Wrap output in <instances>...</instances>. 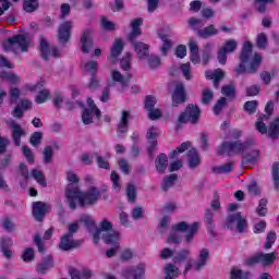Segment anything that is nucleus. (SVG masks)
Instances as JSON below:
<instances>
[{
    "instance_id": "bf43d9fd",
    "label": "nucleus",
    "mask_w": 279,
    "mask_h": 279,
    "mask_svg": "<svg viewBox=\"0 0 279 279\" xmlns=\"http://www.w3.org/2000/svg\"><path fill=\"white\" fill-rule=\"evenodd\" d=\"M213 90H210L209 88H205L203 89L202 93V104L208 105L209 101H213Z\"/></svg>"
},
{
    "instance_id": "7ed1b4c3",
    "label": "nucleus",
    "mask_w": 279,
    "mask_h": 279,
    "mask_svg": "<svg viewBox=\"0 0 279 279\" xmlns=\"http://www.w3.org/2000/svg\"><path fill=\"white\" fill-rule=\"evenodd\" d=\"M29 38L25 35H15L9 39H7L2 47L4 51H13L14 53H23L27 52L29 49Z\"/></svg>"
},
{
    "instance_id": "39448f33",
    "label": "nucleus",
    "mask_w": 279,
    "mask_h": 279,
    "mask_svg": "<svg viewBox=\"0 0 279 279\" xmlns=\"http://www.w3.org/2000/svg\"><path fill=\"white\" fill-rule=\"evenodd\" d=\"M276 252L271 253H257L245 259V264L250 267L260 265L262 267H271L277 260Z\"/></svg>"
},
{
    "instance_id": "f03ea898",
    "label": "nucleus",
    "mask_w": 279,
    "mask_h": 279,
    "mask_svg": "<svg viewBox=\"0 0 279 279\" xmlns=\"http://www.w3.org/2000/svg\"><path fill=\"white\" fill-rule=\"evenodd\" d=\"M143 25L142 19H136L131 22L132 32L129 34L128 39L132 43L134 51L140 60L149 58V45L143 41H134L141 36V26Z\"/></svg>"
},
{
    "instance_id": "58836bf2",
    "label": "nucleus",
    "mask_w": 279,
    "mask_h": 279,
    "mask_svg": "<svg viewBox=\"0 0 279 279\" xmlns=\"http://www.w3.org/2000/svg\"><path fill=\"white\" fill-rule=\"evenodd\" d=\"M32 177L36 180L37 184H40V186H47V180L45 179V173H43V171L35 169L32 171Z\"/></svg>"
},
{
    "instance_id": "338daca9",
    "label": "nucleus",
    "mask_w": 279,
    "mask_h": 279,
    "mask_svg": "<svg viewBox=\"0 0 279 279\" xmlns=\"http://www.w3.org/2000/svg\"><path fill=\"white\" fill-rule=\"evenodd\" d=\"M148 65L150 69H158L160 66V58L157 56H149L148 57Z\"/></svg>"
},
{
    "instance_id": "393cba45",
    "label": "nucleus",
    "mask_w": 279,
    "mask_h": 279,
    "mask_svg": "<svg viewBox=\"0 0 279 279\" xmlns=\"http://www.w3.org/2000/svg\"><path fill=\"white\" fill-rule=\"evenodd\" d=\"M189 49H190V58L193 64H199V45H197V40L190 39L189 41Z\"/></svg>"
},
{
    "instance_id": "09e8293b",
    "label": "nucleus",
    "mask_w": 279,
    "mask_h": 279,
    "mask_svg": "<svg viewBox=\"0 0 279 279\" xmlns=\"http://www.w3.org/2000/svg\"><path fill=\"white\" fill-rule=\"evenodd\" d=\"M233 167H234L233 162H228L220 167L214 168V172L215 173H230V171H232Z\"/></svg>"
},
{
    "instance_id": "bb28decb",
    "label": "nucleus",
    "mask_w": 279,
    "mask_h": 279,
    "mask_svg": "<svg viewBox=\"0 0 279 279\" xmlns=\"http://www.w3.org/2000/svg\"><path fill=\"white\" fill-rule=\"evenodd\" d=\"M156 171L159 173H165L167 171V167H169V158L165 154H160L155 159Z\"/></svg>"
},
{
    "instance_id": "13d9d810",
    "label": "nucleus",
    "mask_w": 279,
    "mask_h": 279,
    "mask_svg": "<svg viewBox=\"0 0 279 279\" xmlns=\"http://www.w3.org/2000/svg\"><path fill=\"white\" fill-rule=\"evenodd\" d=\"M120 64L124 71H129L130 64H132V53L128 52L120 61Z\"/></svg>"
},
{
    "instance_id": "69168bd1",
    "label": "nucleus",
    "mask_w": 279,
    "mask_h": 279,
    "mask_svg": "<svg viewBox=\"0 0 279 279\" xmlns=\"http://www.w3.org/2000/svg\"><path fill=\"white\" fill-rule=\"evenodd\" d=\"M49 97V90L47 89H43L41 92H39V94L36 96L35 101L37 104H45V101H47Z\"/></svg>"
},
{
    "instance_id": "1a4fd4ad",
    "label": "nucleus",
    "mask_w": 279,
    "mask_h": 279,
    "mask_svg": "<svg viewBox=\"0 0 279 279\" xmlns=\"http://www.w3.org/2000/svg\"><path fill=\"white\" fill-rule=\"evenodd\" d=\"M252 43L245 41L242 48V52L240 56L241 63L234 69V73L236 76L243 75V73H247V68L245 64L250 62V58L252 57Z\"/></svg>"
},
{
    "instance_id": "5fc2aeb1",
    "label": "nucleus",
    "mask_w": 279,
    "mask_h": 279,
    "mask_svg": "<svg viewBox=\"0 0 279 279\" xmlns=\"http://www.w3.org/2000/svg\"><path fill=\"white\" fill-rule=\"evenodd\" d=\"M256 46L258 49H267V35L260 33L256 38Z\"/></svg>"
},
{
    "instance_id": "2f4dec72",
    "label": "nucleus",
    "mask_w": 279,
    "mask_h": 279,
    "mask_svg": "<svg viewBox=\"0 0 279 279\" xmlns=\"http://www.w3.org/2000/svg\"><path fill=\"white\" fill-rule=\"evenodd\" d=\"M213 47H215V44L213 43H207L204 45L203 57H202L203 64L210 62V59L213 58Z\"/></svg>"
},
{
    "instance_id": "a878e982",
    "label": "nucleus",
    "mask_w": 279,
    "mask_h": 279,
    "mask_svg": "<svg viewBox=\"0 0 279 279\" xmlns=\"http://www.w3.org/2000/svg\"><path fill=\"white\" fill-rule=\"evenodd\" d=\"M205 76L207 80H214V86L215 88H219V82L223 78L225 73L223 70L217 69L214 72L208 70L205 72Z\"/></svg>"
},
{
    "instance_id": "a19ab883",
    "label": "nucleus",
    "mask_w": 279,
    "mask_h": 279,
    "mask_svg": "<svg viewBox=\"0 0 279 279\" xmlns=\"http://www.w3.org/2000/svg\"><path fill=\"white\" fill-rule=\"evenodd\" d=\"M84 71H86V73H90V75H95V73L99 71V62L87 61L84 65Z\"/></svg>"
},
{
    "instance_id": "3c124183",
    "label": "nucleus",
    "mask_w": 279,
    "mask_h": 279,
    "mask_svg": "<svg viewBox=\"0 0 279 279\" xmlns=\"http://www.w3.org/2000/svg\"><path fill=\"white\" fill-rule=\"evenodd\" d=\"M183 77L190 81L193 80V73H191V63H183L180 66Z\"/></svg>"
},
{
    "instance_id": "f704fd0d",
    "label": "nucleus",
    "mask_w": 279,
    "mask_h": 279,
    "mask_svg": "<svg viewBox=\"0 0 279 279\" xmlns=\"http://www.w3.org/2000/svg\"><path fill=\"white\" fill-rule=\"evenodd\" d=\"M111 78L113 80V82H118L119 84H121L123 88H125V86H128V82H130V78H125L124 75L121 74V72H119L118 70L111 71Z\"/></svg>"
},
{
    "instance_id": "c756f323",
    "label": "nucleus",
    "mask_w": 279,
    "mask_h": 279,
    "mask_svg": "<svg viewBox=\"0 0 279 279\" xmlns=\"http://www.w3.org/2000/svg\"><path fill=\"white\" fill-rule=\"evenodd\" d=\"M53 267V258L51 256H47L43 259L41 263L37 265V271L38 274H47L49 269H52Z\"/></svg>"
},
{
    "instance_id": "c03bdc74",
    "label": "nucleus",
    "mask_w": 279,
    "mask_h": 279,
    "mask_svg": "<svg viewBox=\"0 0 279 279\" xmlns=\"http://www.w3.org/2000/svg\"><path fill=\"white\" fill-rule=\"evenodd\" d=\"M276 75H278V72L276 71H272V72L264 71L260 73V80L266 86H269V84H271V78L276 77Z\"/></svg>"
},
{
    "instance_id": "a211bd4d",
    "label": "nucleus",
    "mask_w": 279,
    "mask_h": 279,
    "mask_svg": "<svg viewBox=\"0 0 279 279\" xmlns=\"http://www.w3.org/2000/svg\"><path fill=\"white\" fill-rule=\"evenodd\" d=\"M9 128L12 130V138L13 143H15L16 147L21 146V137L25 136V130H23L22 126H20L19 123L14 120H10L8 122Z\"/></svg>"
},
{
    "instance_id": "cd10ccee",
    "label": "nucleus",
    "mask_w": 279,
    "mask_h": 279,
    "mask_svg": "<svg viewBox=\"0 0 279 279\" xmlns=\"http://www.w3.org/2000/svg\"><path fill=\"white\" fill-rule=\"evenodd\" d=\"M217 34H219V28L215 27V25H209L197 31L199 38H210L211 36H217Z\"/></svg>"
},
{
    "instance_id": "680f3d73",
    "label": "nucleus",
    "mask_w": 279,
    "mask_h": 279,
    "mask_svg": "<svg viewBox=\"0 0 279 279\" xmlns=\"http://www.w3.org/2000/svg\"><path fill=\"white\" fill-rule=\"evenodd\" d=\"M274 243H276V232L270 231V232L267 234L266 243L264 244V247H265L266 250H271V245H274Z\"/></svg>"
},
{
    "instance_id": "b1692460",
    "label": "nucleus",
    "mask_w": 279,
    "mask_h": 279,
    "mask_svg": "<svg viewBox=\"0 0 279 279\" xmlns=\"http://www.w3.org/2000/svg\"><path fill=\"white\" fill-rule=\"evenodd\" d=\"M123 276L126 279H143V276H145V266L138 265L136 268L126 269L123 271Z\"/></svg>"
},
{
    "instance_id": "473e14b6",
    "label": "nucleus",
    "mask_w": 279,
    "mask_h": 279,
    "mask_svg": "<svg viewBox=\"0 0 279 279\" xmlns=\"http://www.w3.org/2000/svg\"><path fill=\"white\" fill-rule=\"evenodd\" d=\"M130 119V112L122 111L120 123L118 124V132L125 134L128 132V120Z\"/></svg>"
},
{
    "instance_id": "c85d7f7f",
    "label": "nucleus",
    "mask_w": 279,
    "mask_h": 279,
    "mask_svg": "<svg viewBox=\"0 0 279 279\" xmlns=\"http://www.w3.org/2000/svg\"><path fill=\"white\" fill-rule=\"evenodd\" d=\"M199 155L197 154V150L195 148H192L187 153V165L190 169H195L196 167H199Z\"/></svg>"
},
{
    "instance_id": "4be33fe9",
    "label": "nucleus",
    "mask_w": 279,
    "mask_h": 279,
    "mask_svg": "<svg viewBox=\"0 0 279 279\" xmlns=\"http://www.w3.org/2000/svg\"><path fill=\"white\" fill-rule=\"evenodd\" d=\"M93 31H85L81 37V49L84 53H90L93 49Z\"/></svg>"
},
{
    "instance_id": "e2e57ef3",
    "label": "nucleus",
    "mask_w": 279,
    "mask_h": 279,
    "mask_svg": "<svg viewBox=\"0 0 279 279\" xmlns=\"http://www.w3.org/2000/svg\"><path fill=\"white\" fill-rule=\"evenodd\" d=\"M52 158H53V148L51 146H46L44 148V161L46 162V165H49Z\"/></svg>"
},
{
    "instance_id": "f257e3e1",
    "label": "nucleus",
    "mask_w": 279,
    "mask_h": 279,
    "mask_svg": "<svg viewBox=\"0 0 279 279\" xmlns=\"http://www.w3.org/2000/svg\"><path fill=\"white\" fill-rule=\"evenodd\" d=\"M112 222L108 219H104L99 223V228L93 232L94 243H99V239H102L107 245H110V248L106 252L108 258L117 255V252L121 248V233L118 231H112Z\"/></svg>"
},
{
    "instance_id": "4c0bfd02",
    "label": "nucleus",
    "mask_w": 279,
    "mask_h": 279,
    "mask_svg": "<svg viewBox=\"0 0 279 279\" xmlns=\"http://www.w3.org/2000/svg\"><path fill=\"white\" fill-rule=\"evenodd\" d=\"M205 223L208 230L213 229V226L215 223V211L210 208L205 209Z\"/></svg>"
},
{
    "instance_id": "79ce46f5",
    "label": "nucleus",
    "mask_w": 279,
    "mask_h": 279,
    "mask_svg": "<svg viewBox=\"0 0 279 279\" xmlns=\"http://www.w3.org/2000/svg\"><path fill=\"white\" fill-rule=\"evenodd\" d=\"M271 173H272L275 191H278V189H279V162L272 163Z\"/></svg>"
},
{
    "instance_id": "0e129e2a",
    "label": "nucleus",
    "mask_w": 279,
    "mask_h": 279,
    "mask_svg": "<svg viewBox=\"0 0 279 279\" xmlns=\"http://www.w3.org/2000/svg\"><path fill=\"white\" fill-rule=\"evenodd\" d=\"M101 26L108 32H114L117 25L106 17H101Z\"/></svg>"
},
{
    "instance_id": "f8f14e48",
    "label": "nucleus",
    "mask_w": 279,
    "mask_h": 279,
    "mask_svg": "<svg viewBox=\"0 0 279 279\" xmlns=\"http://www.w3.org/2000/svg\"><path fill=\"white\" fill-rule=\"evenodd\" d=\"M199 121V107L195 105H189L185 112L179 117V123H197Z\"/></svg>"
},
{
    "instance_id": "de8ad7c7",
    "label": "nucleus",
    "mask_w": 279,
    "mask_h": 279,
    "mask_svg": "<svg viewBox=\"0 0 279 279\" xmlns=\"http://www.w3.org/2000/svg\"><path fill=\"white\" fill-rule=\"evenodd\" d=\"M275 0H255V9L257 12L264 13L267 10V3H274Z\"/></svg>"
},
{
    "instance_id": "4468645a",
    "label": "nucleus",
    "mask_w": 279,
    "mask_h": 279,
    "mask_svg": "<svg viewBox=\"0 0 279 279\" xmlns=\"http://www.w3.org/2000/svg\"><path fill=\"white\" fill-rule=\"evenodd\" d=\"M82 245V241L74 240L73 234L66 233L61 236V241L59 243V250L63 252H69L71 250H75Z\"/></svg>"
},
{
    "instance_id": "20e7f679",
    "label": "nucleus",
    "mask_w": 279,
    "mask_h": 279,
    "mask_svg": "<svg viewBox=\"0 0 279 279\" xmlns=\"http://www.w3.org/2000/svg\"><path fill=\"white\" fill-rule=\"evenodd\" d=\"M74 193V204L76 205L78 203L80 206H93V204H97V201L101 195L97 187H90L85 193H82L80 190Z\"/></svg>"
},
{
    "instance_id": "aec40b11",
    "label": "nucleus",
    "mask_w": 279,
    "mask_h": 279,
    "mask_svg": "<svg viewBox=\"0 0 279 279\" xmlns=\"http://www.w3.org/2000/svg\"><path fill=\"white\" fill-rule=\"evenodd\" d=\"M73 28V22H63L58 29V37L60 43H69L71 38V29Z\"/></svg>"
},
{
    "instance_id": "6ab92c4d",
    "label": "nucleus",
    "mask_w": 279,
    "mask_h": 279,
    "mask_svg": "<svg viewBox=\"0 0 279 279\" xmlns=\"http://www.w3.org/2000/svg\"><path fill=\"white\" fill-rule=\"evenodd\" d=\"M158 136H160V130H158V128L150 126L147 130L146 138L149 143L148 154H154V151H156V145H158L156 138H158Z\"/></svg>"
},
{
    "instance_id": "37998d69",
    "label": "nucleus",
    "mask_w": 279,
    "mask_h": 279,
    "mask_svg": "<svg viewBox=\"0 0 279 279\" xmlns=\"http://www.w3.org/2000/svg\"><path fill=\"white\" fill-rule=\"evenodd\" d=\"M93 117H95V112L93 110L85 108L82 113V121L85 125H90L93 123Z\"/></svg>"
},
{
    "instance_id": "8fccbe9b",
    "label": "nucleus",
    "mask_w": 279,
    "mask_h": 279,
    "mask_svg": "<svg viewBox=\"0 0 279 279\" xmlns=\"http://www.w3.org/2000/svg\"><path fill=\"white\" fill-rule=\"evenodd\" d=\"M111 182L114 191H121V177H119V173H117V171L111 172Z\"/></svg>"
},
{
    "instance_id": "72a5a7b5",
    "label": "nucleus",
    "mask_w": 279,
    "mask_h": 279,
    "mask_svg": "<svg viewBox=\"0 0 279 279\" xmlns=\"http://www.w3.org/2000/svg\"><path fill=\"white\" fill-rule=\"evenodd\" d=\"M80 221L86 226V228L89 230L93 236V232H95V230L97 229L95 220H93V217L83 215L81 216Z\"/></svg>"
},
{
    "instance_id": "7c9ffc66",
    "label": "nucleus",
    "mask_w": 279,
    "mask_h": 279,
    "mask_svg": "<svg viewBox=\"0 0 279 279\" xmlns=\"http://www.w3.org/2000/svg\"><path fill=\"white\" fill-rule=\"evenodd\" d=\"M158 37L160 38V40H162V47L160 48V51L162 53V56H167V51H169V49H171V40L169 39L168 35H165L162 33V31H158Z\"/></svg>"
},
{
    "instance_id": "774afa93",
    "label": "nucleus",
    "mask_w": 279,
    "mask_h": 279,
    "mask_svg": "<svg viewBox=\"0 0 279 279\" xmlns=\"http://www.w3.org/2000/svg\"><path fill=\"white\" fill-rule=\"evenodd\" d=\"M221 93L226 97H234L235 89L232 85H226V86L222 87Z\"/></svg>"
},
{
    "instance_id": "052dcab7",
    "label": "nucleus",
    "mask_w": 279,
    "mask_h": 279,
    "mask_svg": "<svg viewBox=\"0 0 279 279\" xmlns=\"http://www.w3.org/2000/svg\"><path fill=\"white\" fill-rule=\"evenodd\" d=\"M41 141H43V133L35 132L32 134L29 143H31V145H33V147H38V145Z\"/></svg>"
},
{
    "instance_id": "ea45409f",
    "label": "nucleus",
    "mask_w": 279,
    "mask_h": 279,
    "mask_svg": "<svg viewBox=\"0 0 279 279\" xmlns=\"http://www.w3.org/2000/svg\"><path fill=\"white\" fill-rule=\"evenodd\" d=\"M0 77L7 82H10V84H19V82H21V77L10 72H0Z\"/></svg>"
},
{
    "instance_id": "e433bc0d",
    "label": "nucleus",
    "mask_w": 279,
    "mask_h": 279,
    "mask_svg": "<svg viewBox=\"0 0 279 279\" xmlns=\"http://www.w3.org/2000/svg\"><path fill=\"white\" fill-rule=\"evenodd\" d=\"M178 181V174H170L163 179L162 191L167 192Z\"/></svg>"
},
{
    "instance_id": "9d476101",
    "label": "nucleus",
    "mask_w": 279,
    "mask_h": 279,
    "mask_svg": "<svg viewBox=\"0 0 279 279\" xmlns=\"http://www.w3.org/2000/svg\"><path fill=\"white\" fill-rule=\"evenodd\" d=\"M226 226L229 230L245 232L247 229V220L241 216V213H234L227 217Z\"/></svg>"
},
{
    "instance_id": "dca6fc26",
    "label": "nucleus",
    "mask_w": 279,
    "mask_h": 279,
    "mask_svg": "<svg viewBox=\"0 0 279 279\" xmlns=\"http://www.w3.org/2000/svg\"><path fill=\"white\" fill-rule=\"evenodd\" d=\"M50 208L49 204L44 202L33 203V216L36 221H43V219H45V215L49 213Z\"/></svg>"
},
{
    "instance_id": "ddd939ff",
    "label": "nucleus",
    "mask_w": 279,
    "mask_h": 279,
    "mask_svg": "<svg viewBox=\"0 0 279 279\" xmlns=\"http://www.w3.org/2000/svg\"><path fill=\"white\" fill-rule=\"evenodd\" d=\"M208 258H210V251H208V248H202L198 252L197 260L193 264V266L191 263H189L185 266V271H191V269H194L195 271H202L204 266L207 265Z\"/></svg>"
},
{
    "instance_id": "c9c22d12",
    "label": "nucleus",
    "mask_w": 279,
    "mask_h": 279,
    "mask_svg": "<svg viewBox=\"0 0 279 279\" xmlns=\"http://www.w3.org/2000/svg\"><path fill=\"white\" fill-rule=\"evenodd\" d=\"M268 136L270 138H278L279 136V118H276L268 129Z\"/></svg>"
},
{
    "instance_id": "864d4df0",
    "label": "nucleus",
    "mask_w": 279,
    "mask_h": 279,
    "mask_svg": "<svg viewBox=\"0 0 279 279\" xmlns=\"http://www.w3.org/2000/svg\"><path fill=\"white\" fill-rule=\"evenodd\" d=\"M256 108H258V102L256 100L246 101L244 104V110L248 114H254V112H256Z\"/></svg>"
},
{
    "instance_id": "603ef678",
    "label": "nucleus",
    "mask_w": 279,
    "mask_h": 279,
    "mask_svg": "<svg viewBox=\"0 0 279 279\" xmlns=\"http://www.w3.org/2000/svg\"><path fill=\"white\" fill-rule=\"evenodd\" d=\"M87 110H92V112H94L96 119H99V117H101V110H99V108H97V105H95V100H93V98H88L87 99Z\"/></svg>"
},
{
    "instance_id": "5701e85b",
    "label": "nucleus",
    "mask_w": 279,
    "mask_h": 279,
    "mask_svg": "<svg viewBox=\"0 0 279 279\" xmlns=\"http://www.w3.org/2000/svg\"><path fill=\"white\" fill-rule=\"evenodd\" d=\"M123 52V40L116 39L113 46L111 47V52L108 58L111 64H117L119 56Z\"/></svg>"
},
{
    "instance_id": "4d7b16f0",
    "label": "nucleus",
    "mask_w": 279,
    "mask_h": 279,
    "mask_svg": "<svg viewBox=\"0 0 279 279\" xmlns=\"http://www.w3.org/2000/svg\"><path fill=\"white\" fill-rule=\"evenodd\" d=\"M126 195L129 197V202H135V199H136V186H134V184H132V183L128 184Z\"/></svg>"
},
{
    "instance_id": "2eb2a0df",
    "label": "nucleus",
    "mask_w": 279,
    "mask_h": 279,
    "mask_svg": "<svg viewBox=\"0 0 279 279\" xmlns=\"http://www.w3.org/2000/svg\"><path fill=\"white\" fill-rule=\"evenodd\" d=\"M40 52L44 60H49V58H60V51L53 46H49V43L45 37L40 38Z\"/></svg>"
},
{
    "instance_id": "f3484780",
    "label": "nucleus",
    "mask_w": 279,
    "mask_h": 279,
    "mask_svg": "<svg viewBox=\"0 0 279 279\" xmlns=\"http://www.w3.org/2000/svg\"><path fill=\"white\" fill-rule=\"evenodd\" d=\"M184 101H186V90L184 89V83L178 82L172 94V106L184 104Z\"/></svg>"
},
{
    "instance_id": "412c9836",
    "label": "nucleus",
    "mask_w": 279,
    "mask_h": 279,
    "mask_svg": "<svg viewBox=\"0 0 279 279\" xmlns=\"http://www.w3.org/2000/svg\"><path fill=\"white\" fill-rule=\"evenodd\" d=\"M247 64V73L251 75H254L258 72V69H260V64H263V57L258 53H255L253 57L251 56L248 58Z\"/></svg>"
},
{
    "instance_id": "6e6552de",
    "label": "nucleus",
    "mask_w": 279,
    "mask_h": 279,
    "mask_svg": "<svg viewBox=\"0 0 279 279\" xmlns=\"http://www.w3.org/2000/svg\"><path fill=\"white\" fill-rule=\"evenodd\" d=\"M172 230L174 232H186L185 234V243H193V239H195V235L197 234V231L199 230V222H193L189 226L186 221L179 222L172 227Z\"/></svg>"
},
{
    "instance_id": "49530a36",
    "label": "nucleus",
    "mask_w": 279,
    "mask_h": 279,
    "mask_svg": "<svg viewBox=\"0 0 279 279\" xmlns=\"http://www.w3.org/2000/svg\"><path fill=\"white\" fill-rule=\"evenodd\" d=\"M23 9L25 12H35L38 10V0H25Z\"/></svg>"
},
{
    "instance_id": "9b49d317",
    "label": "nucleus",
    "mask_w": 279,
    "mask_h": 279,
    "mask_svg": "<svg viewBox=\"0 0 279 279\" xmlns=\"http://www.w3.org/2000/svg\"><path fill=\"white\" fill-rule=\"evenodd\" d=\"M239 47V41L236 39H228L218 50V62L219 64H226L228 61V53H234Z\"/></svg>"
},
{
    "instance_id": "a18cd8bd",
    "label": "nucleus",
    "mask_w": 279,
    "mask_h": 279,
    "mask_svg": "<svg viewBox=\"0 0 279 279\" xmlns=\"http://www.w3.org/2000/svg\"><path fill=\"white\" fill-rule=\"evenodd\" d=\"M190 147H191L190 142L182 143L177 149H174L172 151L171 158H178V156H180V154H184V151H186V149H189Z\"/></svg>"
},
{
    "instance_id": "6e6d98bb",
    "label": "nucleus",
    "mask_w": 279,
    "mask_h": 279,
    "mask_svg": "<svg viewBox=\"0 0 279 279\" xmlns=\"http://www.w3.org/2000/svg\"><path fill=\"white\" fill-rule=\"evenodd\" d=\"M256 213L259 217H265L267 215V199H260Z\"/></svg>"
},
{
    "instance_id": "423d86ee",
    "label": "nucleus",
    "mask_w": 279,
    "mask_h": 279,
    "mask_svg": "<svg viewBox=\"0 0 279 279\" xmlns=\"http://www.w3.org/2000/svg\"><path fill=\"white\" fill-rule=\"evenodd\" d=\"M66 180L69 182L66 191H65V197L68 199V204L72 210H75V191H80V187L77 186L80 182V178H77V174L73 171L66 172Z\"/></svg>"
},
{
    "instance_id": "0eeeda50",
    "label": "nucleus",
    "mask_w": 279,
    "mask_h": 279,
    "mask_svg": "<svg viewBox=\"0 0 279 279\" xmlns=\"http://www.w3.org/2000/svg\"><path fill=\"white\" fill-rule=\"evenodd\" d=\"M247 143H241V142H225L221 144L220 148L218 149L219 156H234L236 154H245L247 151Z\"/></svg>"
}]
</instances>
